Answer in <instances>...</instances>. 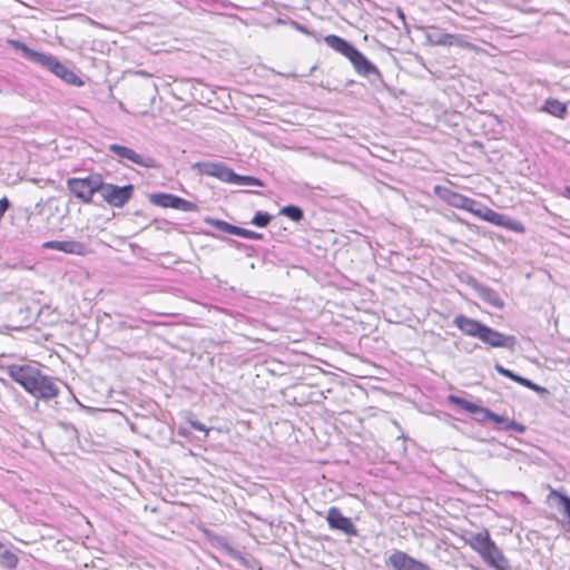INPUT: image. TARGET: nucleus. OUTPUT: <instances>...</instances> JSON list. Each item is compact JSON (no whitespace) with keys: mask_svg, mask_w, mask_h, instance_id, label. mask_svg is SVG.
I'll return each instance as SVG.
<instances>
[{"mask_svg":"<svg viewBox=\"0 0 570 570\" xmlns=\"http://www.w3.org/2000/svg\"><path fill=\"white\" fill-rule=\"evenodd\" d=\"M433 191L440 199L451 207L466 210L484 222L499 227H504L511 232L518 234L525 233V226L522 222L512 219L504 214L491 209L490 207L476 208L478 203L473 198L441 185L434 186Z\"/></svg>","mask_w":570,"mask_h":570,"instance_id":"obj_1","label":"nucleus"},{"mask_svg":"<svg viewBox=\"0 0 570 570\" xmlns=\"http://www.w3.org/2000/svg\"><path fill=\"white\" fill-rule=\"evenodd\" d=\"M448 401L451 404H454V405L459 406L460 409L466 411L468 413H471V414L480 413L482 415L480 421H482V422L483 421H492L495 424H504V429L513 430V431H517L520 433H523L525 431L524 425L517 423L514 421H509L504 416L495 414V413L491 412L489 409L482 407V406H480L475 403H472L465 399L450 394L448 396Z\"/></svg>","mask_w":570,"mask_h":570,"instance_id":"obj_2","label":"nucleus"},{"mask_svg":"<svg viewBox=\"0 0 570 570\" xmlns=\"http://www.w3.org/2000/svg\"><path fill=\"white\" fill-rule=\"evenodd\" d=\"M324 42L334 51L346 57L356 69V71H376L374 66L361 53L352 43L343 38L328 35L324 38Z\"/></svg>","mask_w":570,"mask_h":570,"instance_id":"obj_3","label":"nucleus"},{"mask_svg":"<svg viewBox=\"0 0 570 570\" xmlns=\"http://www.w3.org/2000/svg\"><path fill=\"white\" fill-rule=\"evenodd\" d=\"M67 187L76 198L90 204L94 195L102 187V177L99 174H92L83 178H69Z\"/></svg>","mask_w":570,"mask_h":570,"instance_id":"obj_4","label":"nucleus"},{"mask_svg":"<svg viewBox=\"0 0 570 570\" xmlns=\"http://www.w3.org/2000/svg\"><path fill=\"white\" fill-rule=\"evenodd\" d=\"M149 202L161 208H174L181 212H198L199 209L195 203L167 193L151 194Z\"/></svg>","mask_w":570,"mask_h":570,"instance_id":"obj_5","label":"nucleus"},{"mask_svg":"<svg viewBox=\"0 0 570 570\" xmlns=\"http://www.w3.org/2000/svg\"><path fill=\"white\" fill-rule=\"evenodd\" d=\"M134 186L126 185L122 187L112 185V184H104L100 188L101 196L104 200L112 207H122L132 196Z\"/></svg>","mask_w":570,"mask_h":570,"instance_id":"obj_6","label":"nucleus"},{"mask_svg":"<svg viewBox=\"0 0 570 570\" xmlns=\"http://www.w3.org/2000/svg\"><path fill=\"white\" fill-rule=\"evenodd\" d=\"M27 392L36 397L49 400L59 394V389L50 377L43 375L39 370Z\"/></svg>","mask_w":570,"mask_h":570,"instance_id":"obj_7","label":"nucleus"},{"mask_svg":"<svg viewBox=\"0 0 570 570\" xmlns=\"http://www.w3.org/2000/svg\"><path fill=\"white\" fill-rule=\"evenodd\" d=\"M490 347H505L513 350L515 346V337L512 335H504L488 325H483L479 338Z\"/></svg>","mask_w":570,"mask_h":570,"instance_id":"obj_8","label":"nucleus"},{"mask_svg":"<svg viewBox=\"0 0 570 570\" xmlns=\"http://www.w3.org/2000/svg\"><path fill=\"white\" fill-rule=\"evenodd\" d=\"M109 150L114 153L116 156H118L120 159L129 160L132 164L139 165L145 168H154L156 167V161L150 156H145L141 154H138L131 148L112 144L109 146Z\"/></svg>","mask_w":570,"mask_h":570,"instance_id":"obj_9","label":"nucleus"},{"mask_svg":"<svg viewBox=\"0 0 570 570\" xmlns=\"http://www.w3.org/2000/svg\"><path fill=\"white\" fill-rule=\"evenodd\" d=\"M326 521L328 527L338 530L347 535H356L357 530L352 520L341 512L336 507H332L327 511Z\"/></svg>","mask_w":570,"mask_h":570,"instance_id":"obj_10","label":"nucleus"},{"mask_svg":"<svg viewBox=\"0 0 570 570\" xmlns=\"http://www.w3.org/2000/svg\"><path fill=\"white\" fill-rule=\"evenodd\" d=\"M386 563L394 570H430L426 564L400 550L394 551Z\"/></svg>","mask_w":570,"mask_h":570,"instance_id":"obj_11","label":"nucleus"},{"mask_svg":"<svg viewBox=\"0 0 570 570\" xmlns=\"http://www.w3.org/2000/svg\"><path fill=\"white\" fill-rule=\"evenodd\" d=\"M42 248L77 256H86L90 253L89 247L78 240H48L42 244Z\"/></svg>","mask_w":570,"mask_h":570,"instance_id":"obj_12","label":"nucleus"},{"mask_svg":"<svg viewBox=\"0 0 570 570\" xmlns=\"http://www.w3.org/2000/svg\"><path fill=\"white\" fill-rule=\"evenodd\" d=\"M12 43L17 49L21 50L27 58L38 63L40 67L47 68L50 71H59L58 69L60 68V65L52 56L33 51L29 49L26 45L20 43L18 41H12Z\"/></svg>","mask_w":570,"mask_h":570,"instance_id":"obj_13","label":"nucleus"},{"mask_svg":"<svg viewBox=\"0 0 570 570\" xmlns=\"http://www.w3.org/2000/svg\"><path fill=\"white\" fill-rule=\"evenodd\" d=\"M38 368L31 365H10L8 367V375L26 391L32 384L33 377L38 373Z\"/></svg>","mask_w":570,"mask_h":570,"instance_id":"obj_14","label":"nucleus"},{"mask_svg":"<svg viewBox=\"0 0 570 570\" xmlns=\"http://www.w3.org/2000/svg\"><path fill=\"white\" fill-rule=\"evenodd\" d=\"M480 557L487 566L494 570H508L509 568L508 559L494 541L480 553Z\"/></svg>","mask_w":570,"mask_h":570,"instance_id":"obj_15","label":"nucleus"},{"mask_svg":"<svg viewBox=\"0 0 570 570\" xmlns=\"http://www.w3.org/2000/svg\"><path fill=\"white\" fill-rule=\"evenodd\" d=\"M454 325L461 331L463 335L479 338L484 324L481 322L470 318L465 315H456L453 320Z\"/></svg>","mask_w":570,"mask_h":570,"instance_id":"obj_16","label":"nucleus"},{"mask_svg":"<svg viewBox=\"0 0 570 570\" xmlns=\"http://www.w3.org/2000/svg\"><path fill=\"white\" fill-rule=\"evenodd\" d=\"M466 544L471 547L479 554L485 550L493 540L487 529H483L476 533H472L466 540Z\"/></svg>","mask_w":570,"mask_h":570,"instance_id":"obj_17","label":"nucleus"},{"mask_svg":"<svg viewBox=\"0 0 570 570\" xmlns=\"http://www.w3.org/2000/svg\"><path fill=\"white\" fill-rule=\"evenodd\" d=\"M494 368H495V371H497L500 375H502V376H504V377H508V379L512 380L513 382H515V383H518V384H520V385H522V386H525V387H528V389H530V390H532V391H535V392H543V391H544V389H543V387H541V386H539V385H537V384L532 383L530 380H528V379H525V377H522V376L517 375L515 373H513L512 371H510V370H508V368L503 367V366H502V365H500V364H495V365H494Z\"/></svg>","mask_w":570,"mask_h":570,"instance_id":"obj_18","label":"nucleus"},{"mask_svg":"<svg viewBox=\"0 0 570 570\" xmlns=\"http://www.w3.org/2000/svg\"><path fill=\"white\" fill-rule=\"evenodd\" d=\"M233 169L220 163H214L208 165L206 175L216 177L224 183H229L233 174Z\"/></svg>","mask_w":570,"mask_h":570,"instance_id":"obj_19","label":"nucleus"},{"mask_svg":"<svg viewBox=\"0 0 570 570\" xmlns=\"http://www.w3.org/2000/svg\"><path fill=\"white\" fill-rule=\"evenodd\" d=\"M541 110L557 118H564L568 109L564 102L558 99L550 98L544 102Z\"/></svg>","mask_w":570,"mask_h":570,"instance_id":"obj_20","label":"nucleus"},{"mask_svg":"<svg viewBox=\"0 0 570 570\" xmlns=\"http://www.w3.org/2000/svg\"><path fill=\"white\" fill-rule=\"evenodd\" d=\"M548 499L556 500L558 504L562 507V514L567 518L570 529V497L561 493L556 489H551L548 494Z\"/></svg>","mask_w":570,"mask_h":570,"instance_id":"obj_21","label":"nucleus"},{"mask_svg":"<svg viewBox=\"0 0 570 570\" xmlns=\"http://www.w3.org/2000/svg\"><path fill=\"white\" fill-rule=\"evenodd\" d=\"M19 558L10 550H3L0 553V566L6 569L14 570L18 567Z\"/></svg>","mask_w":570,"mask_h":570,"instance_id":"obj_22","label":"nucleus"},{"mask_svg":"<svg viewBox=\"0 0 570 570\" xmlns=\"http://www.w3.org/2000/svg\"><path fill=\"white\" fill-rule=\"evenodd\" d=\"M229 184L253 185V186H258V187L264 186V183L261 179L253 177V176H242V175L236 174L235 171H233V174H232Z\"/></svg>","mask_w":570,"mask_h":570,"instance_id":"obj_23","label":"nucleus"},{"mask_svg":"<svg viewBox=\"0 0 570 570\" xmlns=\"http://www.w3.org/2000/svg\"><path fill=\"white\" fill-rule=\"evenodd\" d=\"M435 45H448V46H462L463 41L459 36H453L449 33H440L433 40Z\"/></svg>","mask_w":570,"mask_h":570,"instance_id":"obj_24","label":"nucleus"},{"mask_svg":"<svg viewBox=\"0 0 570 570\" xmlns=\"http://www.w3.org/2000/svg\"><path fill=\"white\" fill-rule=\"evenodd\" d=\"M205 222L208 225L214 226V227L218 228L222 232H225V233H228V234H232V235L235 234L236 226L232 225V224H229L227 222H224V220H220V219H215V218H206Z\"/></svg>","mask_w":570,"mask_h":570,"instance_id":"obj_25","label":"nucleus"},{"mask_svg":"<svg viewBox=\"0 0 570 570\" xmlns=\"http://www.w3.org/2000/svg\"><path fill=\"white\" fill-rule=\"evenodd\" d=\"M281 214L285 215L286 217L294 222H299L304 216L303 210L294 205L283 207L281 209Z\"/></svg>","mask_w":570,"mask_h":570,"instance_id":"obj_26","label":"nucleus"},{"mask_svg":"<svg viewBox=\"0 0 570 570\" xmlns=\"http://www.w3.org/2000/svg\"><path fill=\"white\" fill-rule=\"evenodd\" d=\"M271 219L272 217L269 214L257 212L252 219V224H254L257 227H266L269 224Z\"/></svg>","mask_w":570,"mask_h":570,"instance_id":"obj_27","label":"nucleus"},{"mask_svg":"<svg viewBox=\"0 0 570 570\" xmlns=\"http://www.w3.org/2000/svg\"><path fill=\"white\" fill-rule=\"evenodd\" d=\"M61 79L69 83V85H73V86H82L83 85V80H81L79 78V76L77 73H58Z\"/></svg>","mask_w":570,"mask_h":570,"instance_id":"obj_28","label":"nucleus"},{"mask_svg":"<svg viewBox=\"0 0 570 570\" xmlns=\"http://www.w3.org/2000/svg\"><path fill=\"white\" fill-rule=\"evenodd\" d=\"M188 423L194 430L204 432L206 436L209 434L210 429L207 428L205 424L195 420H188Z\"/></svg>","mask_w":570,"mask_h":570,"instance_id":"obj_29","label":"nucleus"},{"mask_svg":"<svg viewBox=\"0 0 570 570\" xmlns=\"http://www.w3.org/2000/svg\"><path fill=\"white\" fill-rule=\"evenodd\" d=\"M234 235L249 239L252 236V230L236 226Z\"/></svg>","mask_w":570,"mask_h":570,"instance_id":"obj_30","label":"nucleus"},{"mask_svg":"<svg viewBox=\"0 0 570 570\" xmlns=\"http://www.w3.org/2000/svg\"><path fill=\"white\" fill-rule=\"evenodd\" d=\"M262 234L252 230V236L249 237V239H262Z\"/></svg>","mask_w":570,"mask_h":570,"instance_id":"obj_31","label":"nucleus"},{"mask_svg":"<svg viewBox=\"0 0 570 570\" xmlns=\"http://www.w3.org/2000/svg\"><path fill=\"white\" fill-rule=\"evenodd\" d=\"M564 191H566L567 197L570 198V186H567Z\"/></svg>","mask_w":570,"mask_h":570,"instance_id":"obj_32","label":"nucleus"},{"mask_svg":"<svg viewBox=\"0 0 570 570\" xmlns=\"http://www.w3.org/2000/svg\"><path fill=\"white\" fill-rule=\"evenodd\" d=\"M297 29H298V31H303V32L305 31V29L303 27H299V26H297Z\"/></svg>","mask_w":570,"mask_h":570,"instance_id":"obj_33","label":"nucleus"},{"mask_svg":"<svg viewBox=\"0 0 570 570\" xmlns=\"http://www.w3.org/2000/svg\"><path fill=\"white\" fill-rule=\"evenodd\" d=\"M2 549H3V544L0 542V550H2Z\"/></svg>","mask_w":570,"mask_h":570,"instance_id":"obj_34","label":"nucleus"}]
</instances>
